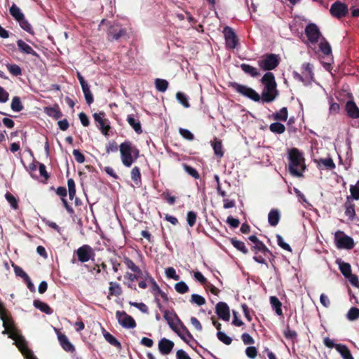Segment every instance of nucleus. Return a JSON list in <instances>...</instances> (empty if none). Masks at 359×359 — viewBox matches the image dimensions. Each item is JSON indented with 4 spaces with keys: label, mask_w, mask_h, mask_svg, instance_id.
I'll use <instances>...</instances> for the list:
<instances>
[{
    "label": "nucleus",
    "mask_w": 359,
    "mask_h": 359,
    "mask_svg": "<svg viewBox=\"0 0 359 359\" xmlns=\"http://www.w3.org/2000/svg\"><path fill=\"white\" fill-rule=\"evenodd\" d=\"M194 278L198 281L202 285L206 286L208 280L203 276L200 271H196L194 274Z\"/></svg>",
    "instance_id": "774afa93"
},
{
    "label": "nucleus",
    "mask_w": 359,
    "mask_h": 359,
    "mask_svg": "<svg viewBox=\"0 0 359 359\" xmlns=\"http://www.w3.org/2000/svg\"><path fill=\"white\" fill-rule=\"evenodd\" d=\"M240 67L242 71H243L246 74L250 75L253 78H256L260 76L259 71L257 68L248 64L243 63L241 65Z\"/></svg>",
    "instance_id": "c756f323"
},
{
    "label": "nucleus",
    "mask_w": 359,
    "mask_h": 359,
    "mask_svg": "<svg viewBox=\"0 0 359 359\" xmlns=\"http://www.w3.org/2000/svg\"><path fill=\"white\" fill-rule=\"evenodd\" d=\"M190 302L192 304H196L198 306H202L206 302L205 299L203 297L197 294H193L191 296Z\"/></svg>",
    "instance_id": "6e6d98bb"
},
{
    "label": "nucleus",
    "mask_w": 359,
    "mask_h": 359,
    "mask_svg": "<svg viewBox=\"0 0 359 359\" xmlns=\"http://www.w3.org/2000/svg\"><path fill=\"white\" fill-rule=\"evenodd\" d=\"M217 337L219 341H221L226 345H230L232 342L231 338L230 337L227 336L223 332H221V331L217 332Z\"/></svg>",
    "instance_id": "680f3d73"
},
{
    "label": "nucleus",
    "mask_w": 359,
    "mask_h": 359,
    "mask_svg": "<svg viewBox=\"0 0 359 359\" xmlns=\"http://www.w3.org/2000/svg\"><path fill=\"white\" fill-rule=\"evenodd\" d=\"M270 303L273 309L275 310L276 313L278 316L283 315L282 311V303L278 299V297L275 296H272L270 297Z\"/></svg>",
    "instance_id": "c9c22d12"
},
{
    "label": "nucleus",
    "mask_w": 359,
    "mask_h": 359,
    "mask_svg": "<svg viewBox=\"0 0 359 359\" xmlns=\"http://www.w3.org/2000/svg\"><path fill=\"white\" fill-rule=\"evenodd\" d=\"M5 198L7 201L10 203L12 208L17 210L18 208V202L16 198L11 194L10 192H7L5 194Z\"/></svg>",
    "instance_id": "5fc2aeb1"
},
{
    "label": "nucleus",
    "mask_w": 359,
    "mask_h": 359,
    "mask_svg": "<svg viewBox=\"0 0 359 359\" xmlns=\"http://www.w3.org/2000/svg\"><path fill=\"white\" fill-rule=\"evenodd\" d=\"M127 122L137 134L142 133L141 123L139 118H135L134 114H129L127 116Z\"/></svg>",
    "instance_id": "a878e982"
},
{
    "label": "nucleus",
    "mask_w": 359,
    "mask_h": 359,
    "mask_svg": "<svg viewBox=\"0 0 359 359\" xmlns=\"http://www.w3.org/2000/svg\"><path fill=\"white\" fill-rule=\"evenodd\" d=\"M17 45L20 52L25 54H29L36 57L39 56L37 53L29 45L26 43L22 39H19L17 41Z\"/></svg>",
    "instance_id": "393cba45"
},
{
    "label": "nucleus",
    "mask_w": 359,
    "mask_h": 359,
    "mask_svg": "<svg viewBox=\"0 0 359 359\" xmlns=\"http://www.w3.org/2000/svg\"><path fill=\"white\" fill-rule=\"evenodd\" d=\"M197 214L194 211H189L187 214V221L190 227H193L196 222Z\"/></svg>",
    "instance_id": "13d9d810"
},
{
    "label": "nucleus",
    "mask_w": 359,
    "mask_h": 359,
    "mask_svg": "<svg viewBox=\"0 0 359 359\" xmlns=\"http://www.w3.org/2000/svg\"><path fill=\"white\" fill-rule=\"evenodd\" d=\"M109 293L110 295L118 297L122 294L121 285L116 282H109Z\"/></svg>",
    "instance_id": "e433bc0d"
},
{
    "label": "nucleus",
    "mask_w": 359,
    "mask_h": 359,
    "mask_svg": "<svg viewBox=\"0 0 359 359\" xmlns=\"http://www.w3.org/2000/svg\"><path fill=\"white\" fill-rule=\"evenodd\" d=\"M305 34L311 43H317L321 35L318 27L313 23H310L306 27Z\"/></svg>",
    "instance_id": "dca6fc26"
},
{
    "label": "nucleus",
    "mask_w": 359,
    "mask_h": 359,
    "mask_svg": "<svg viewBox=\"0 0 359 359\" xmlns=\"http://www.w3.org/2000/svg\"><path fill=\"white\" fill-rule=\"evenodd\" d=\"M58 341L62 348L67 351L73 353L75 351L74 345L69 341L67 337L61 332L57 333Z\"/></svg>",
    "instance_id": "412c9836"
},
{
    "label": "nucleus",
    "mask_w": 359,
    "mask_h": 359,
    "mask_svg": "<svg viewBox=\"0 0 359 359\" xmlns=\"http://www.w3.org/2000/svg\"><path fill=\"white\" fill-rule=\"evenodd\" d=\"M6 67L9 72L13 76H18L22 74V69L18 65L7 64Z\"/></svg>",
    "instance_id": "8fccbe9b"
},
{
    "label": "nucleus",
    "mask_w": 359,
    "mask_h": 359,
    "mask_svg": "<svg viewBox=\"0 0 359 359\" xmlns=\"http://www.w3.org/2000/svg\"><path fill=\"white\" fill-rule=\"evenodd\" d=\"M20 24V26L22 29L25 30L29 34H33V29L32 25L29 23V22L25 19V16L22 18V20L18 21Z\"/></svg>",
    "instance_id": "4d7b16f0"
},
{
    "label": "nucleus",
    "mask_w": 359,
    "mask_h": 359,
    "mask_svg": "<svg viewBox=\"0 0 359 359\" xmlns=\"http://www.w3.org/2000/svg\"><path fill=\"white\" fill-rule=\"evenodd\" d=\"M104 337L105 340L109 343L111 345L116 347L117 349L121 350V343L117 340V339L114 337L112 334H111L108 332H105L104 333Z\"/></svg>",
    "instance_id": "58836bf2"
},
{
    "label": "nucleus",
    "mask_w": 359,
    "mask_h": 359,
    "mask_svg": "<svg viewBox=\"0 0 359 359\" xmlns=\"http://www.w3.org/2000/svg\"><path fill=\"white\" fill-rule=\"evenodd\" d=\"M346 318L351 321H353L358 319L359 309L357 307H351L346 314Z\"/></svg>",
    "instance_id": "09e8293b"
},
{
    "label": "nucleus",
    "mask_w": 359,
    "mask_h": 359,
    "mask_svg": "<svg viewBox=\"0 0 359 359\" xmlns=\"http://www.w3.org/2000/svg\"><path fill=\"white\" fill-rule=\"evenodd\" d=\"M2 334H8V337L12 339L13 340L15 341L17 339H18L21 334H20L18 329L15 327L12 328L11 330H4L2 332Z\"/></svg>",
    "instance_id": "de8ad7c7"
},
{
    "label": "nucleus",
    "mask_w": 359,
    "mask_h": 359,
    "mask_svg": "<svg viewBox=\"0 0 359 359\" xmlns=\"http://www.w3.org/2000/svg\"><path fill=\"white\" fill-rule=\"evenodd\" d=\"M116 317L118 323L125 328H134L136 327V322L134 318L128 315L125 311H117Z\"/></svg>",
    "instance_id": "2eb2a0df"
},
{
    "label": "nucleus",
    "mask_w": 359,
    "mask_h": 359,
    "mask_svg": "<svg viewBox=\"0 0 359 359\" xmlns=\"http://www.w3.org/2000/svg\"><path fill=\"white\" fill-rule=\"evenodd\" d=\"M82 90L84 94V97H85L86 103L88 105L91 104L94 101V98H93V94L90 92V86H86L83 87Z\"/></svg>",
    "instance_id": "3c124183"
},
{
    "label": "nucleus",
    "mask_w": 359,
    "mask_h": 359,
    "mask_svg": "<svg viewBox=\"0 0 359 359\" xmlns=\"http://www.w3.org/2000/svg\"><path fill=\"white\" fill-rule=\"evenodd\" d=\"M248 239L252 242L250 248L254 252L253 259L257 263L265 264L268 268L269 265L266 261L265 257L267 256V255H272V252L256 236H250Z\"/></svg>",
    "instance_id": "20e7f679"
},
{
    "label": "nucleus",
    "mask_w": 359,
    "mask_h": 359,
    "mask_svg": "<svg viewBox=\"0 0 359 359\" xmlns=\"http://www.w3.org/2000/svg\"><path fill=\"white\" fill-rule=\"evenodd\" d=\"M14 344L18 348L26 359H29L32 356L34 355L33 352L28 348L27 343L23 336L21 335L18 339H17L15 341Z\"/></svg>",
    "instance_id": "a211bd4d"
},
{
    "label": "nucleus",
    "mask_w": 359,
    "mask_h": 359,
    "mask_svg": "<svg viewBox=\"0 0 359 359\" xmlns=\"http://www.w3.org/2000/svg\"><path fill=\"white\" fill-rule=\"evenodd\" d=\"M334 240L336 245L339 249L351 250L354 247L353 239L344 234L341 231H338L335 233Z\"/></svg>",
    "instance_id": "9b49d317"
},
{
    "label": "nucleus",
    "mask_w": 359,
    "mask_h": 359,
    "mask_svg": "<svg viewBox=\"0 0 359 359\" xmlns=\"http://www.w3.org/2000/svg\"><path fill=\"white\" fill-rule=\"evenodd\" d=\"M174 342L166 338H162L158 342V349L162 355H168L174 347Z\"/></svg>",
    "instance_id": "aec40b11"
},
{
    "label": "nucleus",
    "mask_w": 359,
    "mask_h": 359,
    "mask_svg": "<svg viewBox=\"0 0 359 359\" xmlns=\"http://www.w3.org/2000/svg\"><path fill=\"white\" fill-rule=\"evenodd\" d=\"M211 144L212 146L215 155L219 158L223 157L224 151L222 141L215 138L214 140L211 142Z\"/></svg>",
    "instance_id": "7c9ffc66"
},
{
    "label": "nucleus",
    "mask_w": 359,
    "mask_h": 359,
    "mask_svg": "<svg viewBox=\"0 0 359 359\" xmlns=\"http://www.w3.org/2000/svg\"><path fill=\"white\" fill-rule=\"evenodd\" d=\"M123 262L126 266V267L130 269L133 272H140V268L137 266L132 259L129 257L124 256L123 258Z\"/></svg>",
    "instance_id": "37998d69"
},
{
    "label": "nucleus",
    "mask_w": 359,
    "mask_h": 359,
    "mask_svg": "<svg viewBox=\"0 0 359 359\" xmlns=\"http://www.w3.org/2000/svg\"><path fill=\"white\" fill-rule=\"evenodd\" d=\"M163 318H165V320L167 321L168 324L169 325L170 327L173 330L175 331L177 334L178 336L184 341L186 342L187 344H189V341L188 339H187L186 337H184L180 332V330L176 327V326H175L174 325V319H176L177 321L180 323V325H181V329L182 330V331L187 334V336L189 338V339H193V336L192 334L190 333V332L189 331V330L187 328V327L183 324V323L180 320V319L178 318V316H177V314L174 312H171L168 310H165L163 311ZM189 346L193 348L192 345L189 344Z\"/></svg>",
    "instance_id": "39448f33"
},
{
    "label": "nucleus",
    "mask_w": 359,
    "mask_h": 359,
    "mask_svg": "<svg viewBox=\"0 0 359 359\" xmlns=\"http://www.w3.org/2000/svg\"><path fill=\"white\" fill-rule=\"evenodd\" d=\"M288 112L287 107H283L279 111L273 114L272 117L275 121H285L287 119Z\"/></svg>",
    "instance_id": "4c0bfd02"
},
{
    "label": "nucleus",
    "mask_w": 359,
    "mask_h": 359,
    "mask_svg": "<svg viewBox=\"0 0 359 359\" xmlns=\"http://www.w3.org/2000/svg\"><path fill=\"white\" fill-rule=\"evenodd\" d=\"M339 266L341 273L345 278L351 276V266L350 264L341 262L339 264Z\"/></svg>",
    "instance_id": "c03bdc74"
},
{
    "label": "nucleus",
    "mask_w": 359,
    "mask_h": 359,
    "mask_svg": "<svg viewBox=\"0 0 359 359\" xmlns=\"http://www.w3.org/2000/svg\"><path fill=\"white\" fill-rule=\"evenodd\" d=\"M260 82L264 86L262 92V102L263 103L272 102L279 95L274 74L271 72H266L260 79Z\"/></svg>",
    "instance_id": "f257e3e1"
},
{
    "label": "nucleus",
    "mask_w": 359,
    "mask_h": 359,
    "mask_svg": "<svg viewBox=\"0 0 359 359\" xmlns=\"http://www.w3.org/2000/svg\"><path fill=\"white\" fill-rule=\"evenodd\" d=\"M335 348L344 359H354L350 350L346 345L338 344L335 345Z\"/></svg>",
    "instance_id": "2f4dec72"
},
{
    "label": "nucleus",
    "mask_w": 359,
    "mask_h": 359,
    "mask_svg": "<svg viewBox=\"0 0 359 359\" xmlns=\"http://www.w3.org/2000/svg\"><path fill=\"white\" fill-rule=\"evenodd\" d=\"M229 87L232 88L235 91L241 95L246 97L253 100L254 102L262 101V95H260L252 88L238 83L236 82L230 83Z\"/></svg>",
    "instance_id": "6e6552de"
},
{
    "label": "nucleus",
    "mask_w": 359,
    "mask_h": 359,
    "mask_svg": "<svg viewBox=\"0 0 359 359\" xmlns=\"http://www.w3.org/2000/svg\"><path fill=\"white\" fill-rule=\"evenodd\" d=\"M175 289L180 294H185L189 290L188 285L184 281L177 283L175 285Z\"/></svg>",
    "instance_id": "864d4df0"
},
{
    "label": "nucleus",
    "mask_w": 359,
    "mask_h": 359,
    "mask_svg": "<svg viewBox=\"0 0 359 359\" xmlns=\"http://www.w3.org/2000/svg\"><path fill=\"white\" fill-rule=\"evenodd\" d=\"M346 108L349 117L352 118H359V108L353 101H348Z\"/></svg>",
    "instance_id": "cd10ccee"
},
{
    "label": "nucleus",
    "mask_w": 359,
    "mask_h": 359,
    "mask_svg": "<svg viewBox=\"0 0 359 359\" xmlns=\"http://www.w3.org/2000/svg\"><path fill=\"white\" fill-rule=\"evenodd\" d=\"M183 168L184 170L194 179H198L200 177L198 172L194 168L187 164H184Z\"/></svg>",
    "instance_id": "bf43d9fd"
},
{
    "label": "nucleus",
    "mask_w": 359,
    "mask_h": 359,
    "mask_svg": "<svg viewBox=\"0 0 359 359\" xmlns=\"http://www.w3.org/2000/svg\"><path fill=\"white\" fill-rule=\"evenodd\" d=\"M280 57L274 53H266L262 56L257 63L261 69L271 71L275 69L280 64Z\"/></svg>",
    "instance_id": "0eeeda50"
},
{
    "label": "nucleus",
    "mask_w": 359,
    "mask_h": 359,
    "mask_svg": "<svg viewBox=\"0 0 359 359\" xmlns=\"http://www.w3.org/2000/svg\"><path fill=\"white\" fill-rule=\"evenodd\" d=\"M287 158L290 173L294 177H303V172L306 170L305 158L303 153L297 148H292L288 150Z\"/></svg>",
    "instance_id": "f03ea898"
},
{
    "label": "nucleus",
    "mask_w": 359,
    "mask_h": 359,
    "mask_svg": "<svg viewBox=\"0 0 359 359\" xmlns=\"http://www.w3.org/2000/svg\"><path fill=\"white\" fill-rule=\"evenodd\" d=\"M314 162L316 163L317 167L319 169L325 168V169L331 170H333L334 168H335V167H336L335 163H334L333 160L330 157H328L326 158H320L318 159H315Z\"/></svg>",
    "instance_id": "4be33fe9"
},
{
    "label": "nucleus",
    "mask_w": 359,
    "mask_h": 359,
    "mask_svg": "<svg viewBox=\"0 0 359 359\" xmlns=\"http://www.w3.org/2000/svg\"><path fill=\"white\" fill-rule=\"evenodd\" d=\"M11 107L13 111L16 112H19L23 109L24 107L19 97L15 96L12 99Z\"/></svg>",
    "instance_id": "a18cd8bd"
},
{
    "label": "nucleus",
    "mask_w": 359,
    "mask_h": 359,
    "mask_svg": "<svg viewBox=\"0 0 359 359\" xmlns=\"http://www.w3.org/2000/svg\"><path fill=\"white\" fill-rule=\"evenodd\" d=\"M119 147L114 140L110 141L106 146V152L109 154L111 152H116L118 151Z\"/></svg>",
    "instance_id": "338daca9"
},
{
    "label": "nucleus",
    "mask_w": 359,
    "mask_h": 359,
    "mask_svg": "<svg viewBox=\"0 0 359 359\" xmlns=\"http://www.w3.org/2000/svg\"><path fill=\"white\" fill-rule=\"evenodd\" d=\"M93 116L95 121L99 123L100 130L102 133L104 135H108L111 127L109 124V121L104 118L105 113L104 111H100L99 113H95Z\"/></svg>",
    "instance_id": "f3484780"
},
{
    "label": "nucleus",
    "mask_w": 359,
    "mask_h": 359,
    "mask_svg": "<svg viewBox=\"0 0 359 359\" xmlns=\"http://www.w3.org/2000/svg\"><path fill=\"white\" fill-rule=\"evenodd\" d=\"M45 112L48 116L55 120L60 118L63 116L59 105L57 104L53 107H46Z\"/></svg>",
    "instance_id": "b1692460"
},
{
    "label": "nucleus",
    "mask_w": 359,
    "mask_h": 359,
    "mask_svg": "<svg viewBox=\"0 0 359 359\" xmlns=\"http://www.w3.org/2000/svg\"><path fill=\"white\" fill-rule=\"evenodd\" d=\"M119 151L122 163L127 168H130L140 156L139 149L129 140L120 144Z\"/></svg>",
    "instance_id": "7ed1b4c3"
},
{
    "label": "nucleus",
    "mask_w": 359,
    "mask_h": 359,
    "mask_svg": "<svg viewBox=\"0 0 359 359\" xmlns=\"http://www.w3.org/2000/svg\"><path fill=\"white\" fill-rule=\"evenodd\" d=\"M320 50L325 55H332V48L329 42L325 39L322 38L319 43Z\"/></svg>",
    "instance_id": "ea45409f"
},
{
    "label": "nucleus",
    "mask_w": 359,
    "mask_h": 359,
    "mask_svg": "<svg viewBox=\"0 0 359 359\" xmlns=\"http://www.w3.org/2000/svg\"><path fill=\"white\" fill-rule=\"evenodd\" d=\"M10 14L16 20H20L25 16L21 12L20 8H18L15 4H13L10 8Z\"/></svg>",
    "instance_id": "a19ab883"
},
{
    "label": "nucleus",
    "mask_w": 359,
    "mask_h": 359,
    "mask_svg": "<svg viewBox=\"0 0 359 359\" xmlns=\"http://www.w3.org/2000/svg\"><path fill=\"white\" fill-rule=\"evenodd\" d=\"M146 276L148 277L149 281L151 283L152 292L155 297L156 302L158 307L160 310H162V305L158 298V293L161 290L160 287L156 283V280L149 275V273H146Z\"/></svg>",
    "instance_id": "5701e85b"
},
{
    "label": "nucleus",
    "mask_w": 359,
    "mask_h": 359,
    "mask_svg": "<svg viewBox=\"0 0 359 359\" xmlns=\"http://www.w3.org/2000/svg\"><path fill=\"white\" fill-rule=\"evenodd\" d=\"M313 67L311 63L305 62L302 64L301 67L302 74L296 71H294L292 72V76L295 80L306 84L308 81H313L314 79Z\"/></svg>",
    "instance_id": "1a4fd4ad"
},
{
    "label": "nucleus",
    "mask_w": 359,
    "mask_h": 359,
    "mask_svg": "<svg viewBox=\"0 0 359 359\" xmlns=\"http://www.w3.org/2000/svg\"><path fill=\"white\" fill-rule=\"evenodd\" d=\"M156 88L160 92H165L168 87V82L162 79H156L155 80Z\"/></svg>",
    "instance_id": "49530a36"
},
{
    "label": "nucleus",
    "mask_w": 359,
    "mask_h": 359,
    "mask_svg": "<svg viewBox=\"0 0 359 359\" xmlns=\"http://www.w3.org/2000/svg\"><path fill=\"white\" fill-rule=\"evenodd\" d=\"M276 238H277L278 245L281 248L284 249L285 250H287V251H289V252H292L291 247L290 246L289 244H287L285 242H284L283 238V237L280 235H279V234L276 235Z\"/></svg>",
    "instance_id": "e2e57ef3"
},
{
    "label": "nucleus",
    "mask_w": 359,
    "mask_h": 359,
    "mask_svg": "<svg viewBox=\"0 0 359 359\" xmlns=\"http://www.w3.org/2000/svg\"><path fill=\"white\" fill-rule=\"evenodd\" d=\"M0 319L3 321L4 330H11L15 327V323L8 311H6V313H3V315L0 316Z\"/></svg>",
    "instance_id": "bb28decb"
},
{
    "label": "nucleus",
    "mask_w": 359,
    "mask_h": 359,
    "mask_svg": "<svg viewBox=\"0 0 359 359\" xmlns=\"http://www.w3.org/2000/svg\"><path fill=\"white\" fill-rule=\"evenodd\" d=\"M330 13L332 16L341 19L348 14V6L344 3L337 1L331 5Z\"/></svg>",
    "instance_id": "4468645a"
},
{
    "label": "nucleus",
    "mask_w": 359,
    "mask_h": 359,
    "mask_svg": "<svg viewBox=\"0 0 359 359\" xmlns=\"http://www.w3.org/2000/svg\"><path fill=\"white\" fill-rule=\"evenodd\" d=\"M130 175L132 180L137 186L142 184V175L140 168L135 166L131 170Z\"/></svg>",
    "instance_id": "f704fd0d"
},
{
    "label": "nucleus",
    "mask_w": 359,
    "mask_h": 359,
    "mask_svg": "<svg viewBox=\"0 0 359 359\" xmlns=\"http://www.w3.org/2000/svg\"><path fill=\"white\" fill-rule=\"evenodd\" d=\"M269 130L276 134H283L285 131V126L279 122H275L269 126Z\"/></svg>",
    "instance_id": "79ce46f5"
},
{
    "label": "nucleus",
    "mask_w": 359,
    "mask_h": 359,
    "mask_svg": "<svg viewBox=\"0 0 359 359\" xmlns=\"http://www.w3.org/2000/svg\"><path fill=\"white\" fill-rule=\"evenodd\" d=\"M223 34L225 39V44L226 48H236L239 40L234 30L231 27L226 26L224 27Z\"/></svg>",
    "instance_id": "f8f14e48"
},
{
    "label": "nucleus",
    "mask_w": 359,
    "mask_h": 359,
    "mask_svg": "<svg viewBox=\"0 0 359 359\" xmlns=\"http://www.w3.org/2000/svg\"><path fill=\"white\" fill-rule=\"evenodd\" d=\"M280 219V211L278 209H272L268 215V222L272 226H276Z\"/></svg>",
    "instance_id": "c85d7f7f"
},
{
    "label": "nucleus",
    "mask_w": 359,
    "mask_h": 359,
    "mask_svg": "<svg viewBox=\"0 0 359 359\" xmlns=\"http://www.w3.org/2000/svg\"><path fill=\"white\" fill-rule=\"evenodd\" d=\"M232 245L244 255H247L249 252L244 242L238 240L236 238H230Z\"/></svg>",
    "instance_id": "473e14b6"
},
{
    "label": "nucleus",
    "mask_w": 359,
    "mask_h": 359,
    "mask_svg": "<svg viewBox=\"0 0 359 359\" xmlns=\"http://www.w3.org/2000/svg\"><path fill=\"white\" fill-rule=\"evenodd\" d=\"M165 275L168 278H172L175 280L180 279V276L176 274L175 269L173 267H168L165 269Z\"/></svg>",
    "instance_id": "69168bd1"
},
{
    "label": "nucleus",
    "mask_w": 359,
    "mask_h": 359,
    "mask_svg": "<svg viewBox=\"0 0 359 359\" xmlns=\"http://www.w3.org/2000/svg\"><path fill=\"white\" fill-rule=\"evenodd\" d=\"M180 134L186 140L192 141L194 139V135L189 130L180 128L179 129Z\"/></svg>",
    "instance_id": "0e129e2a"
},
{
    "label": "nucleus",
    "mask_w": 359,
    "mask_h": 359,
    "mask_svg": "<svg viewBox=\"0 0 359 359\" xmlns=\"http://www.w3.org/2000/svg\"><path fill=\"white\" fill-rule=\"evenodd\" d=\"M33 304L36 309L46 314H50L53 312L52 309L46 303L39 299H35Z\"/></svg>",
    "instance_id": "72a5a7b5"
},
{
    "label": "nucleus",
    "mask_w": 359,
    "mask_h": 359,
    "mask_svg": "<svg viewBox=\"0 0 359 359\" xmlns=\"http://www.w3.org/2000/svg\"><path fill=\"white\" fill-rule=\"evenodd\" d=\"M283 334L287 339L290 340H294L297 339V333L296 332V331L292 330L288 325H287V327L284 330Z\"/></svg>",
    "instance_id": "052dcab7"
},
{
    "label": "nucleus",
    "mask_w": 359,
    "mask_h": 359,
    "mask_svg": "<svg viewBox=\"0 0 359 359\" xmlns=\"http://www.w3.org/2000/svg\"><path fill=\"white\" fill-rule=\"evenodd\" d=\"M215 311L218 317L225 321H229L230 319V310L226 303L219 302L217 304Z\"/></svg>",
    "instance_id": "6ab92c4d"
},
{
    "label": "nucleus",
    "mask_w": 359,
    "mask_h": 359,
    "mask_svg": "<svg viewBox=\"0 0 359 359\" xmlns=\"http://www.w3.org/2000/svg\"><path fill=\"white\" fill-rule=\"evenodd\" d=\"M126 35V29L119 25H110L107 32V39L109 41H118Z\"/></svg>",
    "instance_id": "ddd939ff"
},
{
    "label": "nucleus",
    "mask_w": 359,
    "mask_h": 359,
    "mask_svg": "<svg viewBox=\"0 0 359 359\" xmlns=\"http://www.w3.org/2000/svg\"><path fill=\"white\" fill-rule=\"evenodd\" d=\"M76 255L78 261L85 263L88 262L89 260L94 259V257L95 256V253L93 249L88 245H83L80 248H79L74 252V257L72 259V263L74 264L76 262L74 256Z\"/></svg>",
    "instance_id": "9d476101"
},
{
    "label": "nucleus",
    "mask_w": 359,
    "mask_h": 359,
    "mask_svg": "<svg viewBox=\"0 0 359 359\" xmlns=\"http://www.w3.org/2000/svg\"><path fill=\"white\" fill-rule=\"evenodd\" d=\"M351 195L346 197L344 203L345 215L349 219L353 220L355 216V204L351 201L352 199L359 200V180L355 185L350 186Z\"/></svg>",
    "instance_id": "423d86ee"
},
{
    "label": "nucleus",
    "mask_w": 359,
    "mask_h": 359,
    "mask_svg": "<svg viewBox=\"0 0 359 359\" xmlns=\"http://www.w3.org/2000/svg\"><path fill=\"white\" fill-rule=\"evenodd\" d=\"M176 98L178 102L182 104L184 107L189 108L190 107V104L188 101V97L187 95L181 92H178L176 94Z\"/></svg>",
    "instance_id": "603ef678"
}]
</instances>
